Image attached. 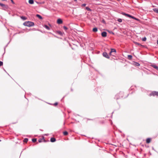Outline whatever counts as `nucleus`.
<instances>
[{"label": "nucleus", "mask_w": 158, "mask_h": 158, "mask_svg": "<svg viewBox=\"0 0 158 158\" xmlns=\"http://www.w3.org/2000/svg\"><path fill=\"white\" fill-rule=\"evenodd\" d=\"M75 1H77V0H74Z\"/></svg>", "instance_id": "obj_38"}, {"label": "nucleus", "mask_w": 158, "mask_h": 158, "mask_svg": "<svg viewBox=\"0 0 158 158\" xmlns=\"http://www.w3.org/2000/svg\"><path fill=\"white\" fill-rule=\"evenodd\" d=\"M44 27L47 30H49L50 29V28L48 26H47L46 25H45L44 26Z\"/></svg>", "instance_id": "obj_16"}, {"label": "nucleus", "mask_w": 158, "mask_h": 158, "mask_svg": "<svg viewBox=\"0 0 158 158\" xmlns=\"http://www.w3.org/2000/svg\"><path fill=\"white\" fill-rule=\"evenodd\" d=\"M134 43L135 44H138V45H140V44L137 43V42H134Z\"/></svg>", "instance_id": "obj_28"}, {"label": "nucleus", "mask_w": 158, "mask_h": 158, "mask_svg": "<svg viewBox=\"0 0 158 158\" xmlns=\"http://www.w3.org/2000/svg\"><path fill=\"white\" fill-rule=\"evenodd\" d=\"M39 142L40 143V142H41V139H40L39 140Z\"/></svg>", "instance_id": "obj_34"}, {"label": "nucleus", "mask_w": 158, "mask_h": 158, "mask_svg": "<svg viewBox=\"0 0 158 158\" xmlns=\"http://www.w3.org/2000/svg\"><path fill=\"white\" fill-rule=\"evenodd\" d=\"M54 105H57V103H55L54 104Z\"/></svg>", "instance_id": "obj_35"}, {"label": "nucleus", "mask_w": 158, "mask_h": 158, "mask_svg": "<svg viewBox=\"0 0 158 158\" xmlns=\"http://www.w3.org/2000/svg\"><path fill=\"white\" fill-rule=\"evenodd\" d=\"M23 25L25 26L31 27L33 26L34 25V23L33 22L28 21L24 23Z\"/></svg>", "instance_id": "obj_1"}, {"label": "nucleus", "mask_w": 158, "mask_h": 158, "mask_svg": "<svg viewBox=\"0 0 158 158\" xmlns=\"http://www.w3.org/2000/svg\"><path fill=\"white\" fill-rule=\"evenodd\" d=\"M22 18L24 19H25V17H22Z\"/></svg>", "instance_id": "obj_33"}, {"label": "nucleus", "mask_w": 158, "mask_h": 158, "mask_svg": "<svg viewBox=\"0 0 158 158\" xmlns=\"http://www.w3.org/2000/svg\"><path fill=\"white\" fill-rule=\"evenodd\" d=\"M0 6L3 7V8H6V6L4 4L0 3Z\"/></svg>", "instance_id": "obj_7"}, {"label": "nucleus", "mask_w": 158, "mask_h": 158, "mask_svg": "<svg viewBox=\"0 0 158 158\" xmlns=\"http://www.w3.org/2000/svg\"><path fill=\"white\" fill-rule=\"evenodd\" d=\"M128 57L129 59H131L132 57V56L131 55H129L128 56Z\"/></svg>", "instance_id": "obj_19"}, {"label": "nucleus", "mask_w": 158, "mask_h": 158, "mask_svg": "<svg viewBox=\"0 0 158 158\" xmlns=\"http://www.w3.org/2000/svg\"><path fill=\"white\" fill-rule=\"evenodd\" d=\"M142 40L143 41H145L146 40V37L143 38Z\"/></svg>", "instance_id": "obj_20"}, {"label": "nucleus", "mask_w": 158, "mask_h": 158, "mask_svg": "<svg viewBox=\"0 0 158 158\" xmlns=\"http://www.w3.org/2000/svg\"><path fill=\"white\" fill-rule=\"evenodd\" d=\"M32 142H35L36 141V139H32Z\"/></svg>", "instance_id": "obj_21"}, {"label": "nucleus", "mask_w": 158, "mask_h": 158, "mask_svg": "<svg viewBox=\"0 0 158 158\" xmlns=\"http://www.w3.org/2000/svg\"><path fill=\"white\" fill-rule=\"evenodd\" d=\"M150 96L153 95V96L156 95L158 96V92L153 91L150 94Z\"/></svg>", "instance_id": "obj_2"}, {"label": "nucleus", "mask_w": 158, "mask_h": 158, "mask_svg": "<svg viewBox=\"0 0 158 158\" xmlns=\"http://www.w3.org/2000/svg\"><path fill=\"white\" fill-rule=\"evenodd\" d=\"M93 31L94 32H96L98 31V29L97 28H94L93 29Z\"/></svg>", "instance_id": "obj_13"}, {"label": "nucleus", "mask_w": 158, "mask_h": 158, "mask_svg": "<svg viewBox=\"0 0 158 158\" xmlns=\"http://www.w3.org/2000/svg\"><path fill=\"white\" fill-rule=\"evenodd\" d=\"M86 9L87 10H89H89H90V9H89L88 7H86Z\"/></svg>", "instance_id": "obj_26"}, {"label": "nucleus", "mask_w": 158, "mask_h": 158, "mask_svg": "<svg viewBox=\"0 0 158 158\" xmlns=\"http://www.w3.org/2000/svg\"><path fill=\"white\" fill-rule=\"evenodd\" d=\"M86 6L85 4H83L82 5V6Z\"/></svg>", "instance_id": "obj_29"}, {"label": "nucleus", "mask_w": 158, "mask_h": 158, "mask_svg": "<svg viewBox=\"0 0 158 158\" xmlns=\"http://www.w3.org/2000/svg\"><path fill=\"white\" fill-rule=\"evenodd\" d=\"M152 66L154 67V68L157 69H158V67L156 65H152Z\"/></svg>", "instance_id": "obj_14"}, {"label": "nucleus", "mask_w": 158, "mask_h": 158, "mask_svg": "<svg viewBox=\"0 0 158 158\" xmlns=\"http://www.w3.org/2000/svg\"><path fill=\"white\" fill-rule=\"evenodd\" d=\"M153 10L155 12L158 14V8H154Z\"/></svg>", "instance_id": "obj_8"}, {"label": "nucleus", "mask_w": 158, "mask_h": 158, "mask_svg": "<svg viewBox=\"0 0 158 158\" xmlns=\"http://www.w3.org/2000/svg\"><path fill=\"white\" fill-rule=\"evenodd\" d=\"M63 28L64 30L65 31L67 30L68 29V28L65 26H64L63 27Z\"/></svg>", "instance_id": "obj_24"}, {"label": "nucleus", "mask_w": 158, "mask_h": 158, "mask_svg": "<svg viewBox=\"0 0 158 158\" xmlns=\"http://www.w3.org/2000/svg\"><path fill=\"white\" fill-rule=\"evenodd\" d=\"M28 2L30 4H33L34 3V1L33 0H29Z\"/></svg>", "instance_id": "obj_10"}, {"label": "nucleus", "mask_w": 158, "mask_h": 158, "mask_svg": "<svg viewBox=\"0 0 158 158\" xmlns=\"http://www.w3.org/2000/svg\"><path fill=\"white\" fill-rule=\"evenodd\" d=\"M111 52H116V50L115 49H111Z\"/></svg>", "instance_id": "obj_18"}, {"label": "nucleus", "mask_w": 158, "mask_h": 158, "mask_svg": "<svg viewBox=\"0 0 158 158\" xmlns=\"http://www.w3.org/2000/svg\"><path fill=\"white\" fill-rule=\"evenodd\" d=\"M3 64V62L2 61H0V66L2 65Z\"/></svg>", "instance_id": "obj_27"}, {"label": "nucleus", "mask_w": 158, "mask_h": 158, "mask_svg": "<svg viewBox=\"0 0 158 158\" xmlns=\"http://www.w3.org/2000/svg\"><path fill=\"white\" fill-rule=\"evenodd\" d=\"M122 14L123 15H124L126 16H127L131 18V17H132V16L131 15L129 14H127L124 13H123Z\"/></svg>", "instance_id": "obj_6"}, {"label": "nucleus", "mask_w": 158, "mask_h": 158, "mask_svg": "<svg viewBox=\"0 0 158 158\" xmlns=\"http://www.w3.org/2000/svg\"><path fill=\"white\" fill-rule=\"evenodd\" d=\"M58 33H59V34H60V35H62V33L60 31H58Z\"/></svg>", "instance_id": "obj_30"}, {"label": "nucleus", "mask_w": 158, "mask_h": 158, "mask_svg": "<svg viewBox=\"0 0 158 158\" xmlns=\"http://www.w3.org/2000/svg\"><path fill=\"white\" fill-rule=\"evenodd\" d=\"M103 56L107 58H109L110 57L109 56H108V55L107 53L106 52H104V53H103Z\"/></svg>", "instance_id": "obj_3"}, {"label": "nucleus", "mask_w": 158, "mask_h": 158, "mask_svg": "<svg viewBox=\"0 0 158 158\" xmlns=\"http://www.w3.org/2000/svg\"><path fill=\"white\" fill-rule=\"evenodd\" d=\"M68 134V132L67 131L64 132V134L65 135H67Z\"/></svg>", "instance_id": "obj_25"}, {"label": "nucleus", "mask_w": 158, "mask_h": 158, "mask_svg": "<svg viewBox=\"0 0 158 158\" xmlns=\"http://www.w3.org/2000/svg\"><path fill=\"white\" fill-rule=\"evenodd\" d=\"M118 21L119 22H122V20L121 19H118Z\"/></svg>", "instance_id": "obj_22"}, {"label": "nucleus", "mask_w": 158, "mask_h": 158, "mask_svg": "<svg viewBox=\"0 0 158 158\" xmlns=\"http://www.w3.org/2000/svg\"><path fill=\"white\" fill-rule=\"evenodd\" d=\"M56 141V139L54 138H52L51 139V141L52 142H54Z\"/></svg>", "instance_id": "obj_9"}, {"label": "nucleus", "mask_w": 158, "mask_h": 158, "mask_svg": "<svg viewBox=\"0 0 158 158\" xmlns=\"http://www.w3.org/2000/svg\"><path fill=\"white\" fill-rule=\"evenodd\" d=\"M28 140L27 139H25L24 140V141L25 142H27Z\"/></svg>", "instance_id": "obj_23"}, {"label": "nucleus", "mask_w": 158, "mask_h": 158, "mask_svg": "<svg viewBox=\"0 0 158 158\" xmlns=\"http://www.w3.org/2000/svg\"><path fill=\"white\" fill-rule=\"evenodd\" d=\"M107 33L106 32H103L102 33V35L103 37H105L106 36Z\"/></svg>", "instance_id": "obj_5"}, {"label": "nucleus", "mask_w": 158, "mask_h": 158, "mask_svg": "<svg viewBox=\"0 0 158 158\" xmlns=\"http://www.w3.org/2000/svg\"><path fill=\"white\" fill-rule=\"evenodd\" d=\"M11 2L13 3H14V2H13V0H10Z\"/></svg>", "instance_id": "obj_32"}, {"label": "nucleus", "mask_w": 158, "mask_h": 158, "mask_svg": "<svg viewBox=\"0 0 158 158\" xmlns=\"http://www.w3.org/2000/svg\"><path fill=\"white\" fill-rule=\"evenodd\" d=\"M63 23L62 20L60 19H58L57 20V23L58 24H62Z\"/></svg>", "instance_id": "obj_4"}, {"label": "nucleus", "mask_w": 158, "mask_h": 158, "mask_svg": "<svg viewBox=\"0 0 158 158\" xmlns=\"http://www.w3.org/2000/svg\"><path fill=\"white\" fill-rule=\"evenodd\" d=\"M157 44L158 45V40L157 41Z\"/></svg>", "instance_id": "obj_36"}, {"label": "nucleus", "mask_w": 158, "mask_h": 158, "mask_svg": "<svg viewBox=\"0 0 158 158\" xmlns=\"http://www.w3.org/2000/svg\"><path fill=\"white\" fill-rule=\"evenodd\" d=\"M108 32L110 33H112V34H113V32L111 31H108Z\"/></svg>", "instance_id": "obj_31"}, {"label": "nucleus", "mask_w": 158, "mask_h": 158, "mask_svg": "<svg viewBox=\"0 0 158 158\" xmlns=\"http://www.w3.org/2000/svg\"><path fill=\"white\" fill-rule=\"evenodd\" d=\"M111 53H112V52H110V55H111Z\"/></svg>", "instance_id": "obj_37"}, {"label": "nucleus", "mask_w": 158, "mask_h": 158, "mask_svg": "<svg viewBox=\"0 0 158 158\" xmlns=\"http://www.w3.org/2000/svg\"><path fill=\"white\" fill-rule=\"evenodd\" d=\"M134 64L136 66H139V64L137 62H134Z\"/></svg>", "instance_id": "obj_15"}, {"label": "nucleus", "mask_w": 158, "mask_h": 158, "mask_svg": "<svg viewBox=\"0 0 158 158\" xmlns=\"http://www.w3.org/2000/svg\"><path fill=\"white\" fill-rule=\"evenodd\" d=\"M131 18H132L133 19H135V20H136L137 21H139V20L137 18H136L135 17H133V16H132V17H131Z\"/></svg>", "instance_id": "obj_17"}, {"label": "nucleus", "mask_w": 158, "mask_h": 158, "mask_svg": "<svg viewBox=\"0 0 158 158\" xmlns=\"http://www.w3.org/2000/svg\"><path fill=\"white\" fill-rule=\"evenodd\" d=\"M36 16L38 17L40 19H42V17L40 15H36Z\"/></svg>", "instance_id": "obj_11"}, {"label": "nucleus", "mask_w": 158, "mask_h": 158, "mask_svg": "<svg viewBox=\"0 0 158 158\" xmlns=\"http://www.w3.org/2000/svg\"><path fill=\"white\" fill-rule=\"evenodd\" d=\"M151 139L149 138H148L146 140V142L147 143H149L150 142Z\"/></svg>", "instance_id": "obj_12"}]
</instances>
